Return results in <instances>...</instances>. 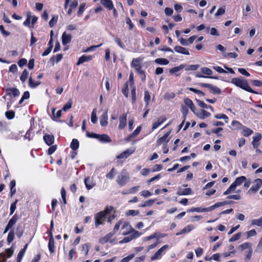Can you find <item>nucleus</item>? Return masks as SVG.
I'll return each instance as SVG.
<instances>
[{"label": "nucleus", "mask_w": 262, "mask_h": 262, "mask_svg": "<svg viewBox=\"0 0 262 262\" xmlns=\"http://www.w3.org/2000/svg\"><path fill=\"white\" fill-rule=\"evenodd\" d=\"M231 82L236 86L239 87L249 92L257 94V93L253 90L249 85L246 80H242L238 78H233L231 80Z\"/></svg>", "instance_id": "f257e3e1"}, {"label": "nucleus", "mask_w": 262, "mask_h": 262, "mask_svg": "<svg viewBox=\"0 0 262 262\" xmlns=\"http://www.w3.org/2000/svg\"><path fill=\"white\" fill-rule=\"evenodd\" d=\"M125 228H127V231H123L122 234L124 235H126L129 233H133L132 235H131L133 239L139 237L141 234V233L133 229L128 222H125L124 223L121 228V230H124Z\"/></svg>", "instance_id": "f03ea898"}, {"label": "nucleus", "mask_w": 262, "mask_h": 262, "mask_svg": "<svg viewBox=\"0 0 262 262\" xmlns=\"http://www.w3.org/2000/svg\"><path fill=\"white\" fill-rule=\"evenodd\" d=\"M129 179V174L123 170L120 174L117 177V182L120 186H124Z\"/></svg>", "instance_id": "7ed1b4c3"}, {"label": "nucleus", "mask_w": 262, "mask_h": 262, "mask_svg": "<svg viewBox=\"0 0 262 262\" xmlns=\"http://www.w3.org/2000/svg\"><path fill=\"white\" fill-rule=\"evenodd\" d=\"M262 186V179H256L253 182V185L248 191L249 194L255 193Z\"/></svg>", "instance_id": "20e7f679"}, {"label": "nucleus", "mask_w": 262, "mask_h": 262, "mask_svg": "<svg viewBox=\"0 0 262 262\" xmlns=\"http://www.w3.org/2000/svg\"><path fill=\"white\" fill-rule=\"evenodd\" d=\"M106 219V216L103 212H99L95 215V225L97 227L100 225H103Z\"/></svg>", "instance_id": "39448f33"}, {"label": "nucleus", "mask_w": 262, "mask_h": 262, "mask_svg": "<svg viewBox=\"0 0 262 262\" xmlns=\"http://www.w3.org/2000/svg\"><path fill=\"white\" fill-rule=\"evenodd\" d=\"M169 248V246L168 245H164L159 250H158L155 254L151 257V260H154L156 259H159L162 256V253L167 250Z\"/></svg>", "instance_id": "423d86ee"}, {"label": "nucleus", "mask_w": 262, "mask_h": 262, "mask_svg": "<svg viewBox=\"0 0 262 262\" xmlns=\"http://www.w3.org/2000/svg\"><path fill=\"white\" fill-rule=\"evenodd\" d=\"M191 192L192 190L190 188H182L181 187H179L177 193L179 195H186L191 194Z\"/></svg>", "instance_id": "0eeeda50"}, {"label": "nucleus", "mask_w": 262, "mask_h": 262, "mask_svg": "<svg viewBox=\"0 0 262 262\" xmlns=\"http://www.w3.org/2000/svg\"><path fill=\"white\" fill-rule=\"evenodd\" d=\"M43 140L48 145L50 146L54 143V137L53 135L46 134L43 136Z\"/></svg>", "instance_id": "6e6552de"}, {"label": "nucleus", "mask_w": 262, "mask_h": 262, "mask_svg": "<svg viewBox=\"0 0 262 262\" xmlns=\"http://www.w3.org/2000/svg\"><path fill=\"white\" fill-rule=\"evenodd\" d=\"M174 50L176 52H178L179 53L187 55H189L190 54L188 49L180 46H176L174 48Z\"/></svg>", "instance_id": "1a4fd4ad"}, {"label": "nucleus", "mask_w": 262, "mask_h": 262, "mask_svg": "<svg viewBox=\"0 0 262 262\" xmlns=\"http://www.w3.org/2000/svg\"><path fill=\"white\" fill-rule=\"evenodd\" d=\"M72 40V36L71 34H67L64 32L62 35V43L63 45H66L71 42Z\"/></svg>", "instance_id": "9d476101"}, {"label": "nucleus", "mask_w": 262, "mask_h": 262, "mask_svg": "<svg viewBox=\"0 0 262 262\" xmlns=\"http://www.w3.org/2000/svg\"><path fill=\"white\" fill-rule=\"evenodd\" d=\"M126 121H127V114L123 115L122 117H120L119 118V128L122 129L125 127L126 125Z\"/></svg>", "instance_id": "9b49d317"}, {"label": "nucleus", "mask_w": 262, "mask_h": 262, "mask_svg": "<svg viewBox=\"0 0 262 262\" xmlns=\"http://www.w3.org/2000/svg\"><path fill=\"white\" fill-rule=\"evenodd\" d=\"M100 123L102 126H106L108 124L107 112H104L100 117Z\"/></svg>", "instance_id": "f8f14e48"}, {"label": "nucleus", "mask_w": 262, "mask_h": 262, "mask_svg": "<svg viewBox=\"0 0 262 262\" xmlns=\"http://www.w3.org/2000/svg\"><path fill=\"white\" fill-rule=\"evenodd\" d=\"M114 235V232H111L107 233L105 236L99 239V243L101 244H104L110 241L111 238Z\"/></svg>", "instance_id": "ddd939ff"}, {"label": "nucleus", "mask_w": 262, "mask_h": 262, "mask_svg": "<svg viewBox=\"0 0 262 262\" xmlns=\"http://www.w3.org/2000/svg\"><path fill=\"white\" fill-rule=\"evenodd\" d=\"M101 3L110 10H112L114 8V5L112 0H101Z\"/></svg>", "instance_id": "4468645a"}, {"label": "nucleus", "mask_w": 262, "mask_h": 262, "mask_svg": "<svg viewBox=\"0 0 262 262\" xmlns=\"http://www.w3.org/2000/svg\"><path fill=\"white\" fill-rule=\"evenodd\" d=\"M229 203L227 201H224L222 202H217L215 203L214 205H212L210 207H208V210L209 211H211L215 209L216 208L220 207L221 206H225L226 205L228 204Z\"/></svg>", "instance_id": "2eb2a0df"}, {"label": "nucleus", "mask_w": 262, "mask_h": 262, "mask_svg": "<svg viewBox=\"0 0 262 262\" xmlns=\"http://www.w3.org/2000/svg\"><path fill=\"white\" fill-rule=\"evenodd\" d=\"M92 56L91 55H89V56H86V55H82L81 57H80L77 62V65H80V64H82L83 63V62H86V61H89L91 60L92 59Z\"/></svg>", "instance_id": "dca6fc26"}, {"label": "nucleus", "mask_w": 262, "mask_h": 262, "mask_svg": "<svg viewBox=\"0 0 262 262\" xmlns=\"http://www.w3.org/2000/svg\"><path fill=\"white\" fill-rule=\"evenodd\" d=\"M243 127V125L239 122L234 120L231 123V128L233 130H239L242 129Z\"/></svg>", "instance_id": "f3484780"}, {"label": "nucleus", "mask_w": 262, "mask_h": 262, "mask_svg": "<svg viewBox=\"0 0 262 262\" xmlns=\"http://www.w3.org/2000/svg\"><path fill=\"white\" fill-rule=\"evenodd\" d=\"M98 140L104 143L110 142L111 141V139L106 134H98Z\"/></svg>", "instance_id": "a211bd4d"}, {"label": "nucleus", "mask_w": 262, "mask_h": 262, "mask_svg": "<svg viewBox=\"0 0 262 262\" xmlns=\"http://www.w3.org/2000/svg\"><path fill=\"white\" fill-rule=\"evenodd\" d=\"M246 180L247 179L245 176H241L237 178L232 184L236 188L237 186L241 185L243 183L245 182Z\"/></svg>", "instance_id": "6ab92c4d"}, {"label": "nucleus", "mask_w": 262, "mask_h": 262, "mask_svg": "<svg viewBox=\"0 0 262 262\" xmlns=\"http://www.w3.org/2000/svg\"><path fill=\"white\" fill-rule=\"evenodd\" d=\"M166 120L165 117L163 116L160 117L158 118V121L155 122L152 126V129H155L158 128L162 123H163Z\"/></svg>", "instance_id": "aec40b11"}, {"label": "nucleus", "mask_w": 262, "mask_h": 262, "mask_svg": "<svg viewBox=\"0 0 262 262\" xmlns=\"http://www.w3.org/2000/svg\"><path fill=\"white\" fill-rule=\"evenodd\" d=\"M184 103L185 104L188 106L190 109L191 110V111H192L194 114H195V106L193 103V102L192 101V100L191 99H190L189 98H186L184 99Z\"/></svg>", "instance_id": "412c9836"}, {"label": "nucleus", "mask_w": 262, "mask_h": 262, "mask_svg": "<svg viewBox=\"0 0 262 262\" xmlns=\"http://www.w3.org/2000/svg\"><path fill=\"white\" fill-rule=\"evenodd\" d=\"M7 93L9 96L16 97L19 94V92L16 88L8 89L6 90Z\"/></svg>", "instance_id": "4be33fe9"}, {"label": "nucleus", "mask_w": 262, "mask_h": 262, "mask_svg": "<svg viewBox=\"0 0 262 262\" xmlns=\"http://www.w3.org/2000/svg\"><path fill=\"white\" fill-rule=\"evenodd\" d=\"M134 151L130 150L129 149H127L125 150L124 152H123L122 154H121L120 155L118 156L117 157V159H123V158H126L128 157H129Z\"/></svg>", "instance_id": "5701e85b"}, {"label": "nucleus", "mask_w": 262, "mask_h": 262, "mask_svg": "<svg viewBox=\"0 0 262 262\" xmlns=\"http://www.w3.org/2000/svg\"><path fill=\"white\" fill-rule=\"evenodd\" d=\"M211 115L210 113L205 110H201V112L196 114V116L202 119H204Z\"/></svg>", "instance_id": "b1692460"}, {"label": "nucleus", "mask_w": 262, "mask_h": 262, "mask_svg": "<svg viewBox=\"0 0 262 262\" xmlns=\"http://www.w3.org/2000/svg\"><path fill=\"white\" fill-rule=\"evenodd\" d=\"M27 246H28V244H26L24 248L23 249H22L18 253V255H17V262H20L24 254H25V251L26 250V249L27 248Z\"/></svg>", "instance_id": "393cba45"}, {"label": "nucleus", "mask_w": 262, "mask_h": 262, "mask_svg": "<svg viewBox=\"0 0 262 262\" xmlns=\"http://www.w3.org/2000/svg\"><path fill=\"white\" fill-rule=\"evenodd\" d=\"M84 183L88 190L92 189L94 186V184L91 180L89 177L86 178L84 179Z\"/></svg>", "instance_id": "a878e982"}, {"label": "nucleus", "mask_w": 262, "mask_h": 262, "mask_svg": "<svg viewBox=\"0 0 262 262\" xmlns=\"http://www.w3.org/2000/svg\"><path fill=\"white\" fill-rule=\"evenodd\" d=\"M198 103V105L202 108H209L210 109L212 112H213L214 110H213V107H212V106L211 105H207L206 104H205L203 101H201V100H198L196 99V100Z\"/></svg>", "instance_id": "bb28decb"}, {"label": "nucleus", "mask_w": 262, "mask_h": 262, "mask_svg": "<svg viewBox=\"0 0 262 262\" xmlns=\"http://www.w3.org/2000/svg\"><path fill=\"white\" fill-rule=\"evenodd\" d=\"M48 247L49 251H50L51 253L54 252V241L53 237L52 236H51V237H50L49 238Z\"/></svg>", "instance_id": "cd10ccee"}, {"label": "nucleus", "mask_w": 262, "mask_h": 262, "mask_svg": "<svg viewBox=\"0 0 262 262\" xmlns=\"http://www.w3.org/2000/svg\"><path fill=\"white\" fill-rule=\"evenodd\" d=\"M242 129H243L242 134L244 136H246V137L249 136L253 133V130L252 129H251L250 128H248L245 126H243Z\"/></svg>", "instance_id": "c85d7f7f"}, {"label": "nucleus", "mask_w": 262, "mask_h": 262, "mask_svg": "<svg viewBox=\"0 0 262 262\" xmlns=\"http://www.w3.org/2000/svg\"><path fill=\"white\" fill-rule=\"evenodd\" d=\"M207 209H208V207L207 208L196 207V208H192L188 210V211H189V212L195 211V212H209V211Z\"/></svg>", "instance_id": "c756f323"}, {"label": "nucleus", "mask_w": 262, "mask_h": 262, "mask_svg": "<svg viewBox=\"0 0 262 262\" xmlns=\"http://www.w3.org/2000/svg\"><path fill=\"white\" fill-rule=\"evenodd\" d=\"M155 62L160 65H167L169 62L167 59L163 58H157L155 59Z\"/></svg>", "instance_id": "7c9ffc66"}, {"label": "nucleus", "mask_w": 262, "mask_h": 262, "mask_svg": "<svg viewBox=\"0 0 262 262\" xmlns=\"http://www.w3.org/2000/svg\"><path fill=\"white\" fill-rule=\"evenodd\" d=\"M140 60L139 58L133 59L131 63V66L133 68L135 69L139 68L140 67H142L140 63Z\"/></svg>", "instance_id": "2f4dec72"}, {"label": "nucleus", "mask_w": 262, "mask_h": 262, "mask_svg": "<svg viewBox=\"0 0 262 262\" xmlns=\"http://www.w3.org/2000/svg\"><path fill=\"white\" fill-rule=\"evenodd\" d=\"M185 65L182 64L180 65L179 66L174 67L169 70V73L171 74H173L178 71L182 70V69H183L185 68Z\"/></svg>", "instance_id": "473e14b6"}, {"label": "nucleus", "mask_w": 262, "mask_h": 262, "mask_svg": "<svg viewBox=\"0 0 262 262\" xmlns=\"http://www.w3.org/2000/svg\"><path fill=\"white\" fill-rule=\"evenodd\" d=\"M79 143L77 139H74L71 144V147L73 150H76L79 148Z\"/></svg>", "instance_id": "72a5a7b5"}, {"label": "nucleus", "mask_w": 262, "mask_h": 262, "mask_svg": "<svg viewBox=\"0 0 262 262\" xmlns=\"http://www.w3.org/2000/svg\"><path fill=\"white\" fill-rule=\"evenodd\" d=\"M40 84V81L34 82L32 77H30L29 79V85L32 88H35Z\"/></svg>", "instance_id": "f704fd0d"}, {"label": "nucleus", "mask_w": 262, "mask_h": 262, "mask_svg": "<svg viewBox=\"0 0 262 262\" xmlns=\"http://www.w3.org/2000/svg\"><path fill=\"white\" fill-rule=\"evenodd\" d=\"M29 75L28 71L25 69L23 71L21 75L20 76V79L22 82L24 83L27 80Z\"/></svg>", "instance_id": "c9c22d12"}, {"label": "nucleus", "mask_w": 262, "mask_h": 262, "mask_svg": "<svg viewBox=\"0 0 262 262\" xmlns=\"http://www.w3.org/2000/svg\"><path fill=\"white\" fill-rule=\"evenodd\" d=\"M97 110L96 108H94L93 110V112L91 114V121L94 124L96 123L97 121Z\"/></svg>", "instance_id": "e433bc0d"}, {"label": "nucleus", "mask_w": 262, "mask_h": 262, "mask_svg": "<svg viewBox=\"0 0 262 262\" xmlns=\"http://www.w3.org/2000/svg\"><path fill=\"white\" fill-rule=\"evenodd\" d=\"M144 101L146 103V106L147 107L149 103V101L150 99V96L149 94V93L148 91H145L144 92Z\"/></svg>", "instance_id": "4c0bfd02"}, {"label": "nucleus", "mask_w": 262, "mask_h": 262, "mask_svg": "<svg viewBox=\"0 0 262 262\" xmlns=\"http://www.w3.org/2000/svg\"><path fill=\"white\" fill-rule=\"evenodd\" d=\"M55 111H56L55 108H52V115L53 116L54 119H55L59 118L61 116V112H62V110H59L58 111H57L56 114H55Z\"/></svg>", "instance_id": "58836bf2"}, {"label": "nucleus", "mask_w": 262, "mask_h": 262, "mask_svg": "<svg viewBox=\"0 0 262 262\" xmlns=\"http://www.w3.org/2000/svg\"><path fill=\"white\" fill-rule=\"evenodd\" d=\"M91 245L89 243H86L82 245V251L85 252V254L87 255L89 253Z\"/></svg>", "instance_id": "ea45409f"}, {"label": "nucleus", "mask_w": 262, "mask_h": 262, "mask_svg": "<svg viewBox=\"0 0 262 262\" xmlns=\"http://www.w3.org/2000/svg\"><path fill=\"white\" fill-rule=\"evenodd\" d=\"M210 90L211 92L213 94H220L221 93V91L219 88L213 86L212 85L210 88Z\"/></svg>", "instance_id": "a19ab883"}, {"label": "nucleus", "mask_w": 262, "mask_h": 262, "mask_svg": "<svg viewBox=\"0 0 262 262\" xmlns=\"http://www.w3.org/2000/svg\"><path fill=\"white\" fill-rule=\"evenodd\" d=\"M201 71L202 73H203L204 74H206L208 76H210L212 74V70L210 69L207 67L202 68L201 69Z\"/></svg>", "instance_id": "79ce46f5"}, {"label": "nucleus", "mask_w": 262, "mask_h": 262, "mask_svg": "<svg viewBox=\"0 0 262 262\" xmlns=\"http://www.w3.org/2000/svg\"><path fill=\"white\" fill-rule=\"evenodd\" d=\"M252 225H257L259 227H262V217L259 219H255L252 221Z\"/></svg>", "instance_id": "37998d69"}, {"label": "nucleus", "mask_w": 262, "mask_h": 262, "mask_svg": "<svg viewBox=\"0 0 262 262\" xmlns=\"http://www.w3.org/2000/svg\"><path fill=\"white\" fill-rule=\"evenodd\" d=\"M225 13V6H223L220 8L217 12L215 14V16L217 17L219 16H221L223 15Z\"/></svg>", "instance_id": "c03bdc74"}, {"label": "nucleus", "mask_w": 262, "mask_h": 262, "mask_svg": "<svg viewBox=\"0 0 262 262\" xmlns=\"http://www.w3.org/2000/svg\"><path fill=\"white\" fill-rule=\"evenodd\" d=\"M72 101L71 99H70L68 102L63 106L62 111L66 112L68 110L70 109L72 107Z\"/></svg>", "instance_id": "a18cd8bd"}, {"label": "nucleus", "mask_w": 262, "mask_h": 262, "mask_svg": "<svg viewBox=\"0 0 262 262\" xmlns=\"http://www.w3.org/2000/svg\"><path fill=\"white\" fill-rule=\"evenodd\" d=\"M141 127L138 126L137 128L133 132L132 134L129 135V138H134L136 137L141 132Z\"/></svg>", "instance_id": "49530a36"}, {"label": "nucleus", "mask_w": 262, "mask_h": 262, "mask_svg": "<svg viewBox=\"0 0 262 262\" xmlns=\"http://www.w3.org/2000/svg\"><path fill=\"white\" fill-rule=\"evenodd\" d=\"M14 238V232L13 230H11V231L8 234L7 237V242L9 244L11 243Z\"/></svg>", "instance_id": "de8ad7c7"}, {"label": "nucleus", "mask_w": 262, "mask_h": 262, "mask_svg": "<svg viewBox=\"0 0 262 262\" xmlns=\"http://www.w3.org/2000/svg\"><path fill=\"white\" fill-rule=\"evenodd\" d=\"M242 234L241 232H238L236 234L234 235L231 238L229 239L230 242H233L238 240L241 237Z\"/></svg>", "instance_id": "09e8293b"}, {"label": "nucleus", "mask_w": 262, "mask_h": 262, "mask_svg": "<svg viewBox=\"0 0 262 262\" xmlns=\"http://www.w3.org/2000/svg\"><path fill=\"white\" fill-rule=\"evenodd\" d=\"M132 103H134L136 100V87L133 86L131 90Z\"/></svg>", "instance_id": "8fccbe9b"}, {"label": "nucleus", "mask_w": 262, "mask_h": 262, "mask_svg": "<svg viewBox=\"0 0 262 262\" xmlns=\"http://www.w3.org/2000/svg\"><path fill=\"white\" fill-rule=\"evenodd\" d=\"M115 169L113 168L111 171L106 174V177L109 179H113L115 176Z\"/></svg>", "instance_id": "3c124183"}, {"label": "nucleus", "mask_w": 262, "mask_h": 262, "mask_svg": "<svg viewBox=\"0 0 262 262\" xmlns=\"http://www.w3.org/2000/svg\"><path fill=\"white\" fill-rule=\"evenodd\" d=\"M58 19V16L54 15L52 18L49 21V26L51 28L53 27L56 24Z\"/></svg>", "instance_id": "603ef678"}, {"label": "nucleus", "mask_w": 262, "mask_h": 262, "mask_svg": "<svg viewBox=\"0 0 262 262\" xmlns=\"http://www.w3.org/2000/svg\"><path fill=\"white\" fill-rule=\"evenodd\" d=\"M193 229L194 226L192 225H189L182 229V232H184V233H186L190 232Z\"/></svg>", "instance_id": "864d4df0"}, {"label": "nucleus", "mask_w": 262, "mask_h": 262, "mask_svg": "<svg viewBox=\"0 0 262 262\" xmlns=\"http://www.w3.org/2000/svg\"><path fill=\"white\" fill-rule=\"evenodd\" d=\"M239 248H241L242 250L246 249L247 248L249 249V250H250V248H251V244L250 243H248V242L245 243L239 246Z\"/></svg>", "instance_id": "5fc2aeb1"}, {"label": "nucleus", "mask_w": 262, "mask_h": 262, "mask_svg": "<svg viewBox=\"0 0 262 262\" xmlns=\"http://www.w3.org/2000/svg\"><path fill=\"white\" fill-rule=\"evenodd\" d=\"M139 214V210H129L126 213V215H131V216H136Z\"/></svg>", "instance_id": "6e6d98bb"}, {"label": "nucleus", "mask_w": 262, "mask_h": 262, "mask_svg": "<svg viewBox=\"0 0 262 262\" xmlns=\"http://www.w3.org/2000/svg\"><path fill=\"white\" fill-rule=\"evenodd\" d=\"M6 117L9 119H12L14 117L15 112L13 111H7L5 113Z\"/></svg>", "instance_id": "4d7b16f0"}, {"label": "nucleus", "mask_w": 262, "mask_h": 262, "mask_svg": "<svg viewBox=\"0 0 262 262\" xmlns=\"http://www.w3.org/2000/svg\"><path fill=\"white\" fill-rule=\"evenodd\" d=\"M235 189V186L232 184L224 192V195H227L234 191Z\"/></svg>", "instance_id": "13d9d810"}, {"label": "nucleus", "mask_w": 262, "mask_h": 262, "mask_svg": "<svg viewBox=\"0 0 262 262\" xmlns=\"http://www.w3.org/2000/svg\"><path fill=\"white\" fill-rule=\"evenodd\" d=\"M169 141V139H166L164 136L161 137L160 138H159L157 141V144L158 145H161L162 144V143H167Z\"/></svg>", "instance_id": "bf43d9fd"}, {"label": "nucleus", "mask_w": 262, "mask_h": 262, "mask_svg": "<svg viewBox=\"0 0 262 262\" xmlns=\"http://www.w3.org/2000/svg\"><path fill=\"white\" fill-rule=\"evenodd\" d=\"M246 234L247 235V238H249L251 236H255L257 234V233L254 229L251 230L249 231L246 232Z\"/></svg>", "instance_id": "052dcab7"}, {"label": "nucleus", "mask_w": 262, "mask_h": 262, "mask_svg": "<svg viewBox=\"0 0 262 262\" xmlns=\"http://www.w3.org/2000/svg\"><path fill=\"white\" fill-rule=\"evenodd\" d=\"M85 6V3H82V4H80V5L79 7L78 12H77L78 16H80L81 15V14L83 12Z\"/></svg>", "instance_id": "680f3d73"}, {"label": "nucleus", "mask_w": 262, "mask_h": 262, "mask_svg": "<svg viewBox=\"0 0 262 262\" xmlns=\"http://www.w3.org/2000/svg\"><path fill=\"white\" fill-rule=\"evenodd\" d=\"M113 207L112 206H107L105 208V209L102 211L104 213V214L106 216L107 214L110 213V212L113 210Z\"/></svg>", "instance_id": "e2e57ef3"}, {"label": "nucleus", "mask_w": 262, "mask_h": 262, "mask_svg": "<svg viewBox=\"0 0 262 262\" xmlns=\"http://www.w3.org/2000/svg\"><path fill=\"white\" fill-rule=\"evenodd\" d=\"M238 55L235 53H232V52H230V53H225L224 54V56L225 57H230V58H235L237 57Z\"/></svg>", "instance_id": "0e129e2a"}, {"label": "nucleus", "mask_w": 262, "mask_h": 262, "mask_svg": "<svg viewBox=\"0 0 262 262\" xmlns=\"http://www.w3.org/2000/svg\"><path fill=\"white\" fill-rule=\"evenodd\" d=\"M29 97H30V94L28 91H26L25 92H24V93L21 97V99L19 101V103H21L24 101V100L28 99L29 98Z\"/></svg>", "instance_id": "69168bd1"}, {"label": "nucleus", "mask_w": 262, "mask_h": 262, "mask_svg": "<svg viewBox=\"0 0 262 262\" xmlns=\"http://www.w3.org/2000/svg\"><path fill=\"white\" fill-rule=\"evenodd\" d=\"M126 23L129 25V29L132 30L134 27V25L133 24L131 19L129 17L126 18Z\"/></svg>", "instance_id": "338daca9"}, {"label": "nucleus", "mask_w": 262, "mask_h": 262, "mask_svg": "<svg viewBox=\"0 0 262 262\" xmlns=\"http://www.w3.org/2000/svg\"><path fill=\"white\" fill-rule=\"evenodd\" d=\"M251 83L255 86L261 87L262 86V82L258 80H253Z\"/></svg>", "instance_id": "774afa93"}]
</instances>
